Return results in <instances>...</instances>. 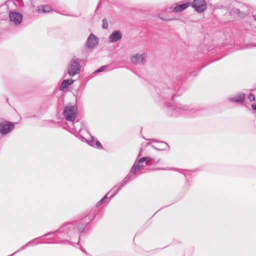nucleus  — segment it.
<instances>
[{
  "label": "nucleus",
  "instance_id": "2eb2a0df",
  "mask_svg": "<svg viewBox=\"0 0 256 256\" xmlns=\"http://www.w3.org/2000/svg\"><path fill=\"white\" fill-rule=\"evenodd\" d=\"M190 2H186L182 4H177L173 9L174 12H180L186 10L190 5Z\"/></svg>",
  "mask_w": 256,
  "mask_h": 256
},
{
  "label": "nucleus",
  "instance_id": "7c9ffc66",
  "mask_svg": "<svg viewBox=\"0 0 256 256\" xmlns=\"http://www.w3.org/2000/svg\"><path fill=\"white\" fill-rule=\"evenodd\" d=\"M150 140L152 142H158L156 139H150Z\"/></svg>",
  "mask_w": 256,
  "mask_h": 256
},
{
  "label": "nucleus",
  "instance_id": "1a4fd4ad",
  "mask_svg": "<svg viewBox=\"0 0 256 256\" xmlns=\"http://www.w3.org/2000/svg\"><path fill=\"white\" fill-rule=\"evenodd\" d=\"M131 180L130 179V176H126L124 179L117 186H114L111 190V192H113V194L109 196L108 198L110 200L112 198L114 195H116L118 192L120 190V188L124 186L126 184H128Z\"/></svg>",
  "mask_w": 256,
  "mask_h": 256
},
{
  "label": "nucleus",
  "instance_id": "9d476101",
  "mask_svg": "<svg viewBox=\"0 0 256 256\" xmlns=\"http://www.w3.org/2000/svg\"><path fill=\"white\" fill-rule=\"evenodd\" d=\"M131 180L130 179V176H126L124 179L117 186H114L111 190V192H113V194L109 196L108 198L110 200L112 198L114 195H116L118 192L120 190V188L124 186L126 184H128Z\"/></svg>",
  "mask_w": 256,
  "mask_h": 256
},
{
  "label": "nucleus",
  "instance_id": "39448f33",
  "mask_svg": "<svg viewBox=\"0 0 256 256\" xmlns=\"http://www.w3.org/2000/svg\"><path fill=\"white\" fill-rule=\"evenodd\" d=\"M172 109L176 113H182L184 111L188 110L189 112H192V113H194L196 112V110L193 108H191L189 106L184 105L181 103L176 102L174 104L171 106Z\"/></svg>",
  "mask_w": 256,
  "mask_h": 256
},
{
  "label": "nucleus",
  "instance_id": "cd10ccee",
  "mask_svg": "<svg viewBox=\"0 0 256 256\" xmlns=\"http://www.w3.org/2000/svg\"><path fill=\"white\" fill-rule=\"evenodd\" d=\"M80 139L82 141L86 142H88V140H86L85 138H84L82 136H80Z\"/></svg>",
  "mask_w": 256,
  "mask_h": 256
},
{
  "label": "nucleus",
  "instance_id": "4c0bfd02",
  "mask_svg": "<svg viewBox=\"0 0 256 256\" xmlns=\"http://www.w3.org/2000/svg\"><path fill=\"white\" fill-rule=\"evenodd\" d=\"M250 46L252 47H253V46H256V44H250Z\"/></svg>",
  "mask_w": 256,
  "mask_h": 256
},
{
  "label": "nucleus",
  "instance_id": "6ab92c4d",
  "mask_svg": "<svg viewBox=\"0 0 256 256\" xmlns=\"http://www.w3.org/2000/svg\"><path fill=\"white\" fill-rule=\"evenodd\" d=\"M152 158L150 156L142 158V162H145L146 166H150L152 164Z\"/></svg>",
  "mask_w": 256,
  "mask_h": 256
},
{
  "label": "nucleus",
  "instance_id": "f257e3e1",
  "mask_svg": "<svg viewBox=\"0 0 256 256\" xmlns=\"http://www.w3.org/2000/svg\"><path fill=\"white\" fill-rule=\"evenodd\" d=\"M85 226V224L80 223L68 224H66L58 230V232H60L68 230H69V234H58V235H57L56 236L58 238H71L72 237L70 235L72 234H70L72 231L74 230V232L76 233H77L78 232H82L84 230Z\"/></svg>",
  "mask_w": 256,
  "mask_h": 256
},
{
  "label": "nucleus",
  "instance_id": "e433bc0d",
  "mask_svg": "<svg viewBox=\"0 0 256 256\" xmlns=\"http://www.w3.org/2000/svg\"><path fill=\"white\" fill-rule=\"evenodd\" d=\"M254 18L256 21V14L254 16Z\"/></svg>",
  "mask_w": 256,
  "mask_h": 256
},
{
  "label": "nucleus",
  "instance_id": "f03ea898",
  "mask_svg": "<svg viewBox=\"0 0 256 256\" xmlns=\"http://www.w3.org/2000/svg\"><path fill=\"white\" fill-rule=\"evenodd\" d=\"M82 61L80 58H73L70 60L68 66V74L70 76H74L80 72V64Z\"/></svg>",
  "mask_w": 256,
  "mask_h": 256
},
{
  "label": "nucleus",
  "instance_id": "dca6fc26",
  "mask_svg": "<svg viewBox=\"0 0 256 256\" xmlns=\"http://www.w3.org/2000/svg\"><path fill=\"white\" fill-rule=\"evenodd\" d=\"M74 82V80L72 79H67L64 80L60 86V90H63L64 89L68 88L69 86L72 84Z\"/></svg>",
  "mask_w": 256,
  "mask_h": 256
},
{
  "label": "nucleus",
  "instance_id": "58836bf2",
  "mask_svg": "<svg viewBox=\"0 0 256 256\" xmlns=\"http://www.w3.org/2000/svg\"><path fill=\"white\" fill-rule=\"evenodd\" d=\"M36 2V0H32V2L34 3Z\"/></svg>",
  "mask_w": 256,
  "mask_h": 256
},
{
  "label": "nucleus",
  "instance_id": "ddd939ff",
  "mask_svg": "<svg viewBox=\"0 0 256 256\" xmlns=\"http://www.w3.org/2000/svg\"><path fill=\"white\" fill-rule=\"evenodd\" d=\"M98 38L94 34H91L86 40V46L88 48H92L98 44Z\"/></svg>",
  "mask_w": 256,
  "mask_h": 256
},
{
  "label": "nucleus",
  "instance_id": "f704fd0d",
  "mask_svg": "<svg viewBox=\"0 0 256 256\" xmlns=\"http://www.w3.org/2000/svg\"><path fill=\"white\" fill-rule=\"evenodd\" d=\"M34 240H32V241H33V242L31 243L30 244H31V245H34L35 244L34 243Z\"/></svg>",
  "mask_w": 256,
  "mask_h": 256
},
{
  "label": "nucleus",
  "instance_id": "412c9836",
  "mask_svg": "<svg viewBox=\"0 0 256 256\" xmlns=\"http://www.w3.org/2000/svg\"><path fill=\"white\" fill-rule=\"evenodd\" d=\"M110 192H108L96 204V206L98 207L101 204L104 202L108 198V196L110 194Z\"/></svg>",
  "mask_w": 256,
  "mask_h": 256
},
{
  "label": "nucleus",
  "instance_id": "2f4dec72",
  "mask_svg": "<svg viewBox=\"0 0 256 256\" xmlns=\"http://www.w3.org/2000/svg\"><path fill=\"white\" fill-rule=\"evenodd\" d=\"M198 74V72H192V76H196Z\"/></svg>",
  "mask_w": 256,
  "mask_h": 256
},
{
  "label": "nucleus",
  "instance_id": "7ed1b4c3",
  "mask_svg": "<svg viewBox=\"0 0 256 256\" xmlns=\"http://www.w3.org/2000/svg\"><path fill=\"white\" fill-rule=\"evenodd\" d=\"M77 107L74 106H66L63 111V114L68 121L73 122L76 116Z\"/></svg>",
  "mask_w": 256,
  "mask_h": 256
},
{
  "label": "nucleus",
  "instance_id": "473e14b6",
  "mask_svg": "<svg viewBox=\"0 0 256 256\" xmlns=\"http://www.w3.org/2000/svg\"><path fill=\"white\" fill-rule=\"evenodd\" d=\"M80 250L82 252H84L86 253V254H87V252H86V251L84 250V249L82 247L80 248Z\"/></svg>",
  "mask_w": 256,
  "mask_h": 256
},
{
  "label": "nucleus",
  "instance_id": "f3484780",
  "mask_svg": "<svg viewBox=\"0 0 256 256\" xmlns=\"http://www.w3.org/2000/svg\"><path fill=\"white\" fill-rule=\"evenodd\" d=\"M51 10V8L48 5H41L37 7L36 10L38 13H47Z\"/></svg>",
  "mask_w": 256,
  "mask_h": 256
},
{
  "label": "nucleus",
  "instance_id": "a211bd4d",
  "mask_svg": "<svg viewBox=\"0 0 256 256\" xmlns=\"http://www.w3.org/2000/svg\"><path fill=\"white\" fill-rule=\"evenodd\" d=\"M232 12L236 14L238 16L242 18L244 16V13L240 11L238 8H234L232 10Z\"/></svg>",
  "mask_w": 256,
  "mask_h": 256
},
{
  "label": "nucleus",
  "instance_id": "0eeeda50",
  "mask_svg": "<svg viewBox=\"0 0 256 256\" xmlns=\"http://www.w3.org/2000/svg\"><path fill=\"white\" fill-rule=\"evenodd\" d=\"M147 56L146 54H135L130 57V60L134 64H144L146 62Z\"/></svg>",
  "mask_w": 256,
  "mask_h": 256
},
{
  "label": "nucleus",
  "instance_id": "37998d69",
  "mask_svg": "<svg viewBox=\"0 0 256 256\" xmlns=\"http://www.w3.org/2000/svg\"><path fill=\"white\" fill-rule=\"evenodd\" d=\"M48 244H52V242H48Z\"/></svg>",
  "mask_w": 256,
  "mask_h": 256
},
{
  "label": "nucleus",
  "instance_id": "c85d7f7f",
  "mask_svg": "<svg viewBox=\"0 0 256 256\" xmlns=\"http://www.w3.org/2000/svg\"><path fill=\"white\" fill-rule=\"evenodd\" d=\"M252 108L254 110H256V104L254 103L252 104Z\"/></svg>",
  "mask_w": 256,
  "mask_h": 256
},
{
  "label": "nucleus",
  "instance_id": "c9c22d12",
  "mask_svg": "<svg viewBox=\"0 0 256 256\" xmlns=\"http://www.w3.org/2000/svg\"><path fill=\"white\" fill-rule=\"evenodd\" d=\"M76 234V236H78V242H79V240H80V236H78V234Z\"/></svg>",
  "mask_w": 256,
  "mask_h": 256
},
{
  "label": "nucleus",
  "instance_id": "f8f14e48",
  "mask_svg": "<svg viewBox=\"0 0 256 256\" xmlns=\"http://www.w3.org/2000/svg\"><path fill=\"white\" fill-rule=\"evenodd\" d=\"M246 94L243 92L238 94L234 97H230L228 98L229 102L240 104L243 105L244 103Z\"/></svg>",
  "mask_w": 256,
  "mask_h": 256
},
{
  "label": "nucleus",
  "instance_id": "b1692460",
  "mask_svg": "<svg viewBox=\"0 0 256 256\" xmlns=\"http://www.w3.org/2000/svg\"><path fill=\"white\" fill-rule=\"evenodd\" d=\"M107 67V66H102L100 68H98L94 72L95 73L100 72H103L105 68Z\"/></svg>",
  "mask_w": 256,
  "mask_h": 256
},
{
  "label": "nucleus",
  "instance_id": "9b49d317",
  "mask_svg": "<svg viewBox=\"0 0 256 256\" xmlns=\"http://www.w3.org/2000/svg\"><path fill=\"white\" fill-rule=\"evenodd\" d=\"M192 6L196 12H202L206 8V2L205 0H194Z\"/></svg>",
  "mask_w": 256,
  "mask_h": 256
},
{
  "label": "nucleus",
  "instance_id": "423d86ee",
  "mask_svg": "<svg viewBox=\"0 0 256 256\" xmlns=\"http://www.w3.org/2000/svg\"><path fill=\"white\" fill-rule=\"evenodd\" d=\"M14 124L12 122L4 121L0 123V134L2 135H6L11 132L14 128Z\"/></svg>",
  "mask_w": 256,
  "mask_h": 256
},
{
  "label": "nucleus",
  "instance_id": "bb28decb",
  "mask_svg": "<svg viewBox=\"0 0 256 256\" xmlns=\"http://www.w3.org/2000/svg\"><path fill=\"white\" fill-rule=\"evenodd\" d=\"M248 98L250 100V101H254L255 100V97L252 94H250L248 96Z\"/></svg>",
  "mask_w": 256,
  "mask_h": 256
},
{
  "label": "nucleus",
  "instance_id": "79ce46f5",
  "mask_svg": "<svg viewBox=\"0 0 256 256\" xmlns=\"http://www.w3.org/2000/svg\"><path fill=\"white\" fill-rule=\"evenodd\" d=\"M159 161H160V160H158L156 162V163L158 162Z\"/></svg>",
  "mask_w": 256,
  "mask_h": 256
},
{
  "label": "nucleus",
  "instance_id": "4be33fe9",
  "mask_svg": "<svg viewBox=\"0 0 256 256\" xmlns=\"http://www.w3.org/2000/svg\"><path fill=\"white\" fill-rule=\"evenodd\" d=\"M96 140L94 139V137L92 136H91V139L88 140L87 143L90 146L94 147L95 146V144H96Z\"/></svg>",
  "mask_w": 256,
  "mask_h": 256
},
{
  "label": "nucleus",
  "instance_id": "6e6552de",
  "mask_svg": "<svg viewBox=\"0 0 256 256\" xmlns=\"http://www.w3.org/2000/svg\"><path fill=\"white\" fill-rule=\"evenodd\" d=\"M22 16L18 12L10 11L9 13L10 20L15 25L20 24L22 21Z\"/></svg>",
  "mask_w": 256,
  "mask_h": 256
},
{
  "label": "nucleus",
  "instance_id": "72a5a7b5",
  "mask_svg": "<svg viewBox=\"0 0 256 256\" xmlns=\"http://www.w3.org/2000/svg\"><path fill=\"white\" fill-rule=\"evenodd\" d=\"M160 18H161L162 20H166V21H168V20H168V19H166V18H162V17H160Z\"/></svg>",
  "mask_w": 256,
  "mask_h": 256
},
{
  "label": "nucleus",
  "instance_id": "ea45409f",
  "mask_svg": "<svg viewBox=\"0 0 256 256\" xmlns=\"http://www.w3.org/2000/svg\"><path fill=\"white\" fill-rule=\"evenodd\" d=\"M141 153H142V151H141V152H140L139 153V154H138V157H139V156H140Z\"/></svg>",
  "mask_w": 256,
  "mask_h": 256
},
{
  "label": "nucleus",
  "instance_id": "a19ab883",
  "mask_svg": "<svg viewBox=\"0 0 256 256\" xmlns=\"http://www.w3.org/2000/svg\"><path fill=\"white\" fill-rule=\"evenodd\" d=\"M162 170H168V168H162Z\"/></svg>",
  "mask_w": 256,
  "mask_h": 256
},
{
  "label": "nucleus",
  "instance_id": "4468645a",
  "mask_svg": "<svg viewBox=\"0 0 256 256\" xmlns=\"http://www.w3.org/2000/svg\"><path fill=\"white\" fill-rule=\"evenodd\" d=\"M122 38V34L119 30H114L110 34L108 42L112 43L116 42Z\"/></svg>",
  "mask_w": 256,
  "mask_h": 256
},
{
  "label": "nucleus",
  "instance_id": "20e7f679",
  "mask_svg": "<svg viewBox=\"0 0 256 256\" xmlns=\"http://www.w3.org/2000/svg\"><path fill=\"white\" fill-rule=\"evenodd\" d=\"M142 160V158L139 160H136L133 166L132 167L130 172L126 175V176H130V179L132 180L134 178V175L138 174L141 168L146 166L145 165V162H140Z\"/></svg>",
  "mask_w": 256,
  "mask_h": 256
},
{
  "label": "nucleus",
  "instance_id": "c756f323",
  "mask_svg": "<svg viewBox=\"0 0 256 256\" xmlns=\"http://www.w3.org/2000/svg\"><path fill=\"white\" fill-rule=\"evenodd\" d=\"M53 232H48V233L47 234H44V236H48L50 234H52Z\"/></svg>",
  "mask_w": 256,
  "mask_h": 256
},
{
  "label": "nucleus",
  "instance_id": "393cba45",
  "mask_svg": "<svg viewBox=\"0 0 256 256\" xmlns=\"http://www.w3.org/2000/svg\"><path fill=\"white\" fill-rule=\"evenodd\" d=\"M95 146H96L98 148H102V144H100V142L97 140H96Z\"/></svg>",
  "mask_w": 256,
  "mask_h": 256
},
{
  "label": "nucleus",
  "instance_id": "5701e85b",
  "mask_svg": "<svg viewBox=\"0 0 256 256\" xmlns=\"http://www.w3.org/2000/svg\"><path fill=\"white\" fill-rule=\"evenodd\" d=\"M102 28L103 29L106 30L108 28V24L106 18L102 20Z\"/></svg>",
  "mask_w": 256,
  "mask_h": 256
},
{
  "label": "nucleus",
  "instance_id": "a878e982",
  "mask_svg": "<svg viewBox=\"0 0 256 256\" xmlns=\"http://www.w3.org/2000/svg\"><path fill=\"white\" fill-rule=\"evenodd\" d=\"M56 243H62V244H72L73 242H71L69 240H62L60 242H57Z\"/></svg>",
  "mask_w": 256,
  "mask_h": 256
},
{
  "label": "nucleus",
  "instance_id": "aec40b11",
  "mask_svg": "<svg viewBox=\"0 0 256 256\" xmlns=\"http://www.w3.org/2000/svg\"><path fill=\"white\" fill-rule=\"evenodd\" d=\"M161 143L163 144L164 145V146L162 147V148H157L155 146L152 145V147L156 150H166L168 148H169V146L168 144L167 143L164 142H160Z\"/></svg>",
  "mask_w": 256,
  "mask_h": 256
}]
</instances>
